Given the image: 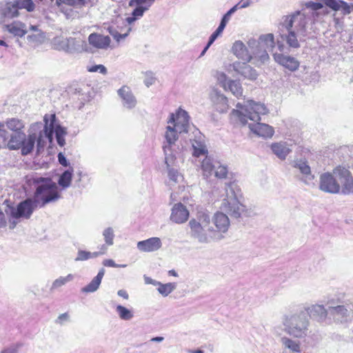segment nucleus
Listing matches in <instances>:
<instances>
[{
    "mask_svg": "<svg viewBox=\"0 0 353 353\" xmlns=\"http://www.w3.org/2000/svg\"><path fill=\"white\" fill-rule=\"evenodd\" d=\"M237 110H232L231 117L235 122L245 125L248 119L256 121L255 124H250V130L259 137L271 138L274 132V128L265 123H259L260 114L266 113V108L263 104L248 101L247 108L244 110L242 105H236Z\"/></svg>",
    "mask_w": 353,
    "mask_h": 353,
    "instance_id": "nucleus-1",
    "label": "nucleus"
},
{
    "mask_svg": "<svg viewBox=\"0 0 353 353\" xmlns=\"http://www.w3.org/2000/svg\"><path fill=\"white\" fill-rule=\"evenodd\" d=\"M30 183L35 188L33 199L39 208L60 198L58 188L51 178L34 176L30 179Z\"/></svg>",
    "mask_w": 353,
    "mask_h": 353,
    "instance_id": "nucleus-2",
    "label": "nucleus"
},
{
    "mask_svg": "<svg viewBox=\"0 0 353 353\" xmlns=\"http://www.w3.org/2000/svg\"><path fill=\"white\" fill-rule=\"evenodd\" d=\"M188 226L190 235L201 242H207L214 236L210 216L206 212H197L196 216L190 220Z\"/></svg>",
    "mask_w": 353,
    "mask_h": 353,
    "instance_id": "nucleus-3",
    "label": "nucleus"
},
{
    "mask_svg": "<svg viewBox=\"0 0 353 353\" xmlns=\"http://www.w3.org/2000/svg\"><path fill=\"white\" fill-rule=\"evenodd\" d=\"M284 325L287 333L293 336L301 338L306 334L308 321L305 314H300L287 318Z\"/></svg>",
    "mask_w": 353,
    "mask_h": 353,
    "instance_id": "nucleus-4",
    "label": "nucleus"
},
{
    "mask_svg": "<svg viewBox=\"0 0 353 353\" xmlns=\"http://www.w3.org/2000/svg\"><path fill=\"white\" fill-rule=\"evenodd\" d=\"M285 30H291L296 33L303 32L305 30L306 21L303 14L300 12L285 17L282 23Z\"/></svg>",
    "mask_w": 353,
    "mask_h": 353,
    "instance_id": "nucleus-5",
    "label": "nucleus"
},
{
    "mask_svg": "<svg viewBox=\"0 0 353 353\" xmlns=\"http://www.w3.org/2000/svg\"><path fill=\"white\" fill-rule=\"evenodd\" d=\"M212 232L214 236L212 239H221L223 237L222 234L228 231L230 226V221L228 216L223 212H217L214 214L212 221Z\"/></svg>",
    "mask_w": 353,
    "mask_h": 353,
    "instance_id": "nucleus-6",
    "label": "nucleus"
},
{
    "mask_svg": "<svg viewBox=\"0 0 353 353\" xmlns=\"http://www.w3.org/2000/svg\"><path fill=\"white\" fill-rule=\"evenodd\" d=\"M333 173L341 183L342 192L345 194H353V177L350 170L339 165L333 170Z\"/></svg>",
    "mask_w": 353,
    "mask_h": 353,
    "instance_id": "nucleus-7",
    "label": "nucleus"
},
{
    "mask_svg": "<svg viewBox=\"0 0 353 353\" xmlns=\"http://www.w3.org/2000/svg\"><path fill=\"white\" fill-rule=\"evenodd\" d=\"M39 207L35 201L32 199H26V200L20 202L17 208L11 211V216L12 218L19 219L23 217L29 219L32 214L34 210Z\"/></svg>",
    "mask_w": 353,
    "mask_h": 353,
    "instance_id": "nucleus-8",
    "label": "nucleus"
},
{
    "mask_svg": "<svg viewBox=\"0 0 353 353\" xmlns=\"http://www.w3.org/2000/svg\"><path fill=\"white\" fill-rule=\"evenodd\" d=\"M168 124L176 128L179 133L187 132L189 126V116L188 112L179 109L176 114H171Z\"/></svg>",
    "mask_w": 353,
    "mask_h": 353,
    "instance_id": "nucleus-9",
    "label": "nucleus"
},
{
    "mask_svg": "<svg viewBox=\"0 0 353 353\" xmlns=\"http://www.w3.org/2000/svg\"><path fill=\"white\" fill-rule=\"evenodd\" d=\"M320 189L330 193H338L340 185L334 176L330 172H325L320 176Z\"/></svg>",
    "mask_w": 353,
    "mask_h": 353,
    "instance_id": "nucleus-10",
    "label": "nucleus"
},
{
    "mask_svg": "<svg viewBox=\"0 0 353 353\" xmlns=\"http://www.w3.org/2000/svg\"><path fill=\"white\" fill-rule=\"evenodd\" d=\"M89 44L96 48L106 50L110 46L111 39L109 36H105L99 33H91L88 38Z\"/></svg>",
    "mask_w": 353,
    "mask_h": 353,
    "instance_id": "nucleus-11",
    "label": "nucleus"
},
{
    "mask_svg": "<svg viewBox=\"0 0 353 353\" xmlns=\"http://www.w3.org/2000/svg\"><path fill=\"white\" fill-rule=\"evenodd\" d=\"M236 6L232 8L230 10H228L223 17L221 21L217 28V29L212 34L210 37L209 41L201 52V55H203L205 52L207 51L208 48L213 43L215 39L223 32L225 27L226 26L228 22L230 19L231 14L236 10Z\"/></svg>",
    "mask_w": 353,
    "mask_h": 353,
    "instance_id": "nucleus-12",
    "label": "nucleus"
},
{
    "mask_svg": "<svg viewBox=\"0 0 353 353\" xmlns=\"http://www.w3.org/2000/svg\"><path fill=\"white\" fill-rule=\"evenodd\" d=\"M274 59L277 63L291 72L297 70L300 66V62L296 59L283 54L276 53Z\"/></svg>",
    "mask_w": 353,
    "mask_h": 353,
    "instance_id": "nucleus-13",
    "label": "nucleus"
},
{
    "mask_svg": "<svg viewBox=\"0 0 353 353\" xmlns=\"http://www.w3.org/2000/svg\"><path fill=\"white\" fill-rule=\"evenodd\" d=\"M188 218L189 211L184 205L179 203L173 206L170 215L172 221L176 223H185Z\"/></svg>",
    "mask_w": 353,
    "mask_h": 353,
    "instance_id": "nucleus-14",
    "label": "nucleus"
},
{
    "mask_svg": "<svg viewBox=\"0 0 353 353\" xmlns=\"http://www.w3.org/2000/svg\"><path fill=\"white\" fill-rule=\"evenodd\" d=\"M46 121V125L43 130H40L39 132H34L32 133V135H34L36 137V141H37V152H39L41 150H43L46 144V141L49 140L50 141H52V129L48 130V121L46 120V118H44Z\"/></svg>",
    "mask_w": 353,
    "mask_h": 353,
    "instance_id": "nucleus-15",
    "label": "nucleus"
},
{
    "mask_svg": "<svg viewBox=\"0 0 353 353\" xmlns=\"http://www.w3.org/2000/svg\"><path fill=\"white\" fill-rule=\"evenodd\" d=\"M161 241L158 237H152L138 242V249L144 252H151L158 250L161 247Z\"/></svg>",
    "mask_w": 353,
    "mask_h": 353,
    "instance_id": "nucleus-16",
    "label": "nucleus"
},
{
    "mask_svg": "<svg viewBox=\"0 0 353 353\" xmlns=\"http://www.w3.org/2000/svg\"><path fill=\"white\" fill-rule=\"evenodd\" d=\"M325 6L334 11L341 10L343 14L346 15L350 14L353 10V3L348 4L344 1L336 0H321Z\"/></svg>",
    "mask_w": 353,
    "mask_h": 353,
    "instance_id": "nucleus-17",
    "label": "nucleus"
},
{
    "mask_svg": "<svg viewBox=\"0 0 353 353\" xmlns=\"http://www.w3.org/2000/svg\"><path fill=\"white\" fill-rule=\"evenodd\" d=\"M131 23H128L127 21H122L121 25L118 26V29H114L112 27L108 28L110 34L118 42L121 39H125L130 32L132 28Z\"/></svg>",
    "mask_w": 353,
    "mask_h": 353,
    "instance_id": "nucleus-18",
    "label": "nucleus"
},
{
    "mask_svg": "<svg viewBox=\"0 0 353 353\" xmlns=\"http://www.w3.org/2000/svg\"><path fill=\"white\" fill-rule=\"evenodd\" d=\"M118 94L122 99L123 105H125L128 108H132L135 107L137 101L128 86H122L118 90Z\"/></svg>",
    "mask_w": 353,
    "mask_h": 353,
    "instance_id": "nucleus-19",
    "label": "nucleus"
},
{
    "mask_svg": "<svg viewBox=\"0 0 353 353\" xmlns=\"http://www.w3.org/2000/svg\"><path fill=\"white\" fill-rule=\"evenodd\" d=\"M232 51L238 59L242 60V62H249L252 59V56L242 41H236L233 44Z\"/></svg>",
    "mask_w": 353,
    "mask_h": 353,
    "instance_id": "nucleus-20",
    "label": "nucleus"
},
{
    "mask_svg": "<svg viewBox=\"0 0 353 353\" xmlns=\"http://www.w3.org/2000/svg\"><path fill=\"white\" fill-rule=\"evenodd\" d=\"M248 62L236 63L234 65L235 70H236L241 75L249 79H256L257 73L255 70L248 65Z\"/></svg>",
    "mask_w": 353,
    "mask_h": 353,
    "instance_id": "nucleus-21",
    "label": "nucleus"
},
{
    "mask_svg": "<svg viewBox=\"0 0 353 353\" xmlns=\"http://www.w3.org/2000/svg\"><path fill=\"white\" fill-rule=\"evenodd\" d=\"M178 134L180 133L176 128L168 124L165 134V138L167 141L168 145L163 146V150L165 153H167V150H170L171 145L178 139Z\"/></svg>",
    "mask_w": 353,
    "mask_h": 353,
    "instance_id": "nucleus-22",
    "label": "nucleus"
},
{
    "mask_svg": "<svg viewBox=\"0 0 353 353\" xmlns=\"http://www.w3.org/2000/svg\"><path fill=\"white\" fill-rule=\"evenodd\" d=\"M25 136L26 134L23 132L12 134L10 139L6 142L8 148L10 150H19L21 147Z\"/></svg>",
    "mask_w": 353,
    "mask_h": 353,
    "instance_id": "nucleus-23",
    "label": "nucleus"
},
{
    "mask_svg": "<svg viewBox=\"0 0 353 353\" xmlns=\"http://www.w3.org/2000/svg\"><path fill=\"white\" fill-rule=\"evenodd\" d=\"M7 30L14 36L22 37L26 33V26L24 23L19 21H14L6 26Z\"/></svg>",
    "mask_w": 353,
    "mask_h": 353,
    "instance_id": "nucleus-24",
    "label": "nucleus"
},
{
    "mask_svg": "<svg viewBox=\"0 0 353 353\" xmlns=\"http://www.w3.org/2000/svg\"><path fill=\"white\" fill-rule=\"evenodd\" d=\"M223 87L225 90H230L237 98L243 94V89L239 81L236 80H229L223 83Z\"/></svg>",
    "mask_w": 353,
    "mask_h": 353,
    "instance_id": "nucleus-25",
    "label": "nucleus"
},
{
    "mask_svg": "<svg viewBox=\"0 0 353 353\" xmlns=\"http://www.w3.org/2000/svg\"><path fill=\"white\" fill-rule=\"evenodd\" d=\"M271 149L274 154L281 159H285L291 150L285 143H274L271 145Z\"/></svg>",
    "mask_w": 353,
    "mask_h": 353,
    "instance_id": "nucleus-26",
    "label": "nucleus"
},
{
    "mask_svg": "<svg viewBox=\"0 0 353 353\" xmlns=\"http://www.w3.org/2000/svg\"><path fill=\"white\" fill-rule=\"evenodd\" d=\"M104 273V270L101 269L98 272L97 275L91 281V282L82 289V291L87 293L96 291L99 288Z\"/></svg>",
    "mask_w": 353,
    "mask_h": 353,
    "instance_id": "nucleus-27",
    "label": "nucleus"
},
{
    "mask_svg": "<svg viewBox=\"0 0 353 353\" xmlns=\"http://www.w3.org/2000/svg\"><path fill=\"white\" fill-rule=\"evenodd\" d=\"M35 141L36 137L32 135V133L28 134L27 138L25 137L24 139H23L21 147L19 148L21 150V154L23 155L30 154L34 147Z\"/></svg>",
    "mask_w": 353,
    "mask_h": 353,
    "instance_id": "nucleus-28",
    "label": "nucleus"
},
{
    "mask_svg": "<svg viewBox=\"0 0 353 353\" xmlns=\"http://www.w3.org/2000/svg\"><path fill=\"white\" fill-rule=\"evenodd\" d=\"M6 125L7 128L15 132H23L24 129V123L23 122L19 119L12 118L9 119L6 121Z\"/></svg>",
    "mask_w": 353,
    "mask_h": 353,
    "instance_id": "nucleus-29",
    "label": "nucleus"
},
{
    "mask_svg": "<svg viewBox=\"0 0 353 353\" xmlns=\"http://www.w3.org/2000/svg\"><path fill=\"white\" fill-rule=\"evenodd\" d=\"M239 201L236 196L231 198L230 200L224 199L222 203V209L227 213L232 214L237 212Z\"/></svg>",
    "mask_w": 353,
    "mask_h": 353,
    "instance_id": "nucleus-30",
    "label": "nucleus"
},
{
    "mask_svg": "<svg viewBox=\"0 0 353 353\" xmlns=\"http://www.w3.org/2000/svg\"><path fill=\"white\" fill-rule=\"evenodd\" d=\"M216 165L212 163V159L206 156L201 165L203 175L205 177L210 176L214 171Z\"/></svg>",
    "mask_w": 353,
    "mask_h": 353,
    "instance_id": "nucleus-31",
    "label": "nucleus"
},
{
    "mask_svg": "<svg viewBox=\"0 0 353 353\" xmlns=\"http://www.w3.org/2000/svg\"><path fill=\"white\" fill-rule=\"evenodd\" d=\"M24 8L21 6V3L19 1H16L13 3H8L6 14L11 18L16 17L19 15V10Z\"/></svg>",
    "mask_w": 353,
    "mask_h": 353,
    "instance_id": "nucleus-32",
    "label": "nucleus"
},
{
    "mask_svg": "<svg viewBox=\"0 0 353 353\" xmlns=\"http://www.w3.org/2000/svg\"><path fill=\"white\" fill-rule=\"evenodd\" d=\"M288 31V34L285 35V41L288 45L294 48H298L300 45L299 41L297 39V35L299 33H296L294 31L291 30H286Z\"/></svg>",
    "mask_w": 353,
    "mask_h": 353,
    "instance_id": "nucleus-33",
    "label": "nucleus"
},
{
    "mask_svg": "<svg viewBox=\"0 0 353 353\" xmlns=\"http://www.w3.org/2000/svg\"><path fill=\"white\" fill-rule=\"evenodd\" d=\"M260 43H263L266 48L272 50L275 46L274 35L272 34H268L261 36L260 37Z\"/></svg>",
    "mask_w": 353,
    "mask_h": 353,
    "instance_id": "nucleus-34",
    "label": "nucleus"
},
{
    "mask_svg": "<svg viewBox=\"0 0 353 353\" xmlns=\"http://www.w3.org/2000/svg\"><path fill=\"white\" fill-rule=\"evenodd\" d=\"M176 288L174 283H168L165 284L159 283L158 291L163 296H166L170 294Z\"/></svg>",
    "mask_w": 353,
    "mask_h": 353,
    "instance_id": "nucleus-35",
    "label": "nucleus"
},
{
    "mask_svg": "<svg viewBox=\"0 0 353 353\" xmlns=\"http://www.w3.org/2000/svg\"><path fill=\"white\" fill-rule=\"evenodd\" d=\"M72 174L69 170L65 171L59 177V184L63 188L68 187L72 181Z\"/></svg>",
    "mask_w": 353,
    "mask_h": 353,
    "instance_id": "nucleus-36",
    "label": "nucleus"
},
{
    "mask_svg": "<svg viewBox=\"0 0 353 353\" xmlns=\"http://www.w3.org/2000/svg\"><path fill=\"white\" fill-rule=\"evenodd\" d=\"M228 170L225 165L218 164L214 169V176L219 179H225L228 177Z\"/></svg>",
    "mask_w": 353,
    "mask_h": 353,
    "instance_id": "nucleus-37",
    "label": "nucleus"
},
{
    "mask_svg": "<svg viewBox=\"0 0 353 353\" xmlns=\"http://www.w3.org/2000/svg\"><path fill=\"white\" fill-rule=\"evenodd\" d=\"M330 312L333 316L344 317L347 316V310L344 305H337L329 307Z\"/></svg>",
    "mask_w": 353,
    "mask_h": 353,
    "instance_id": "nucleus-38",
    "label": "nucleus"
},
{
    "mask_svg": "<svg viewBox=\"0 0 353 353\" xmlns=\"http://www.w3.org/2000/svg\"><path fill=\"white\" fill-rule=\"evenodd\" d=\"M147 8L139 6L132 12V16L126 18L128 23H132L138 17H142Z\"/></svg>",
    "mask_w": 353,
    "mask_h": 353,
    "instance_id": "nucleus-39",
    "label": "nucleus"
},
{
    "mask_svg": "<svg viewBox=\"0 0 353 353\" xmlns=\"http://www.w3.org/2000/svg\"><path fill=\"white\" fill-rule=\"evenodd\" d=\"M283 343L292 352H300V343L288 338L282 339Z\"/></svg>",
    "mask_w": 353,
    "mask_h": 353,
    "instance_id": "nucleus-40",
    "label": "nucleus"
},
{
    "mask_svg": "<svg viewBox=\"0 0 353 353\" xmlns=\"http://www.w3.org/2000/svg\"><path fill=\"white\" fill-rule=\"evenodd\" d=\"M116 310L121 319L129 320L132 317V312L124 306L117 305Z\"/></svg>",
    "mask_w": 353,
    "mask_h": 353,
    "instance_id": "nucleus-41",
    "label": "nucleus"
},
{
    "mask_svg": "<svg viewBox=\"0 0 353 353\" xmlns=\"http://www.w3.org/2000/svg\"><path fill=\"white\" fill-rule=\"evenodd\" d=\"M295 167L299 168L300 172L304 175L307 176L310 175L311 174L310 167L305 161H301L299 163H296Z\"/></svg>",
    "mask_w": 353,
    "mask_h": 353,
    "instance_id": "nucleus-42",
    "label": "nucleus"
},
{
    "mask_svg": "<svg viewBox=\"0 0 353 353\" xmlns=\"http://www.w3.org/2000/svg\"><path fill=\"white\" fill-rule=\"evenodd\" d=\"M87 70L90 72H99L102 74H107V69L106 68L101 64L99 65H94L88 66L87 68Z\"/></svg>",
    "mask_w": 353,
    "mask_h": 353,
    "instance_id": "nucleus-43",
    "label": "nucleus"
},
{
    "mask_svg": "<svg viewBox=\"0 0 353 353\" xmlns=\"http://www.w3.org/2000/svg\"><path fill=\"white\" fill-rule=\"evenodd\" d=\"M98 256L97 252H94V253L92 254L90 252L81 250L78 252V256H77V260L85 261V260H87V259L92 257V256Z\"/></svg>",
    "mask_w": 353,
    "mask_h": 353,
    "instance_id": "nucleus-44",
    "label": "nucleus"
},
{
    "mask_svg": "<svg viewBox=\"0 0 353 353\" xmlns=\"http://www.w3.org/2000/svg\"><path fill=\"white\" fill-rule=\"evenodd\" d=\"M105 241L108 245L113 244L114 234L111 228H107L103 232Z\"/></svg>",
    "mask_w": 353,
    "mask_h": 353,
    "instance_id": "nucleus-45",
    "label": "nucleus"
},
{
    "mask_svg": "<svg viewBox=\"0 0 353 353\" xmlns=\"http://www.w3.org/2000/svg\"><path fill=\"white\" fill-rule=\"evenodd\" d=\"M72 279V276L71 274L68 275L66 277H61L54 281L52 286H53V288H59L61 285L65 284L66 282H68V281H70Z\"/></svg>",
    "mask_w": 353,
    "mask_h": 353,
    "instance_id": "nucleus-46",
    "label": "nucleus"
},
{
    "mask_svg": "<svg viewBox=\"0 0 353 353\" xmlns=\"http://www.w3.org/2000/svg\"><path fill=\"white\" fill-rule=\"evenodd\" d=\"M168 176H169L170 180H172V181H174L175 183L179 181V179L182 177V176L178 172V170H174L173 168L169 169V170H168Z\"/></svg>",
    "mask_w": 353,
    "mask_h": 353,
    "instance_id": "nucleus-47",
    "label": "nucleus"
},
{
    "mask_svg": "<svg viewBox=\"0 0 353 353\" xmlns=\"http://www.w3.org/2000/svg\"><path fill=\"white\" fill-rule=\"evenodd\" d=\"M21 3V6L23 7L28 11H32L34 8V5L32 2V0H18Z\"/></svg>",
    "mask_w": 353,
    "mask_h": 353,
    "instance_id": "nucleus-48",
    "label": "nucleus"
},
{
    "mask_svg": "<svg viewBox=\"0 0 353 353\" xmlns=\"http://www.w3.org/2000/svg\"><path fill=\"white\" fill-rule=\"evenodd\" d=\"M323 4H325L321 0H320V2H308L306 3V7L307 8H310L312 10H318L321 9L323 7Z\"/></svg>",
    "mask_w": 353,
    "mask_h": 353,
    "instance_id": "nucleus-49",
    "label": "nucleus"
},
{
    "mask_svg": "<svg viewBox=\"0 0 353 353\" xmlns=\"http://www.w3.org/2000/svg\"><path fill=\"white\" fill-rule=\"evenodd\" d=\"M57 4L60 10L63 12L65 6H72L74 4V0H57Z\"/></svg>",
    "mask_w": 353,
    "mask_h": 353,
    "instance_id": "nucleus-50",
    "label": "nucleus"
},
{
    "mask_svg": "<svg viewBox=\"0 0 353 353\" xmlns=\"http://www.w3.org/2000/svg\"><path fill=\"white\" fill-rule=\"evenodd\" d=\"M208 153V150L205 148V147L196 148L194 147L193 156L196 157H199L202 155H206Z\"/></svg>",
    "mask_w": 353,
    "mask_h": 353,
    "instance_id": "nucleus-51",
    "label": "nucleus"
},
{
    "mask_svg": "<svg viewBox=\"0 0 353 353\" xmlns=\"http://www.w3.org/2000/svg\"><path fill=\"white\" fill-rule=\"evenodd\" d=\"M103 265L107 266V267H113V268L125 267V265H120L116 264L114 263V261L113 260H112V259L104 260L103 262Z\"/></svg>",
    "mask_w": 353,
    "mask_h": 353,
    "instance_id": "nucleus-52",
    "label": "nucleus"
},
{
    "mask_svg": "<svg viewBox=\"0 0 353 353\" xmlns=\"http://www.w3.org/2000/svg\"><path fill=\"white\" fill-rule=\"evenodd\" d=\"M56 137L59 139V137H64L66 132L64 128L57 126L55 129Z\"/></svg>",
    "mask_w": 353,
    "mask_h": 353,
    "instance_id": "nucleus-53",
    "label": "nucleus"
},
{
    "mask_svg": "<svg viewBox=\"0 0 353 353\" xmlns=\"http://www.w3.org/2000/svg\"><path fill=\"white\" fill-rule=\"evenodd\" d=\"M58 159L60 164L66 167L68 165L67 160L65 157L62 154V153H59L58 155Z\"/></svg>",
    "mask_w": 353,
    "mask_h": 353,
    "instance_id": "nucleus-54",
    "label": "nucleus"
},
{
    "mask_svg": "<svg viewBox=\"0 0 353 353\" xmlns=\"http://www.w3.org/2000/svg\"><path fill=\"white\" fill-rule=\"evenodd\" d=\"M155 81V78L153 77L152 76H147V77L145 78L144 82H145V84L149 87L150 85H151L152 84H153Z\"/></svg>",
    "mask_w": 353,
    "mask_h": 353,
    "instance_id": "nucleus-55",
    "label": "nucleus"
},
{
    "mask_svg": "<svg viewBox=\"0 0 353 353\" xmlns=\"http://www.w3.org/2000/svg\"><path fill=\"white\" fill-rule=\"evenodd\" d=\"M6 225V216L3 212L0 211V228L5 227Z\"/></svg>",
    "mask_w": 353,
    "mask_h": 353,
    "instance_id": "nucleus-56",
    "label": "nucleus"
},
{
    "mask_svg": "<svg viewBox=\"0 0 353 353\" xmlns=\"http://www.w3.org/2000/svg\"><path fill=\"white\" fill-rule=\"evenodd\" d=\"M118 295L125 299H128V294L127 293V292L125 290H119Z\"/></svg>",
    "mask_w": 353,
    "mask_h": 353,
    "instance_id": "nucleus-57",
    "label": "nucleus"
},
{
    "mask_svg": "<svg viewBox=\"0 0 353 353\" xmlns=\"http://www.w3.org/2000/svg\"><path fill=\"white\" fill-rule=\"evenodd\" d=\"M68 319V313H63L58 317V320L59 321L60 323H62L64 321H67Z\"/></svg>",
    "mask_w": 353,
    "mask_h": 353,
    "instance_id": "nucleus-58",
    "label": "nucleus"
},
{
    "mask_svg": "<svg viewBox=\"0 0 353 353\" xmlns=\"http://www.w3.org/2000/svg\"><path fill=\"white\" fill-rule=\"evenodd\" d=\"M17 348H6L1 351V353H17Z\"/></svg>",
    "mask_w": 353,
    "mask_h": 353,
    "instance_id": "nucleus-59",
    "label": "nucleus"
},
{
    "mask_svg": "<svg viewBox=\"0 0 353 353\" xmlns=\"http://www.w3.org/2000/svg\"><path fill=\"white\" fill-rule=\"evenodd\" d=\"M50 117H51V123L50 124V127L48 128V130L52 129V132L53 128H54V122L55 121L56 116H55V114H51Z\"/></svg>",
    "mask_w": 353,
    "mask_h": 353,
    "instance_id": "nucleus-60",
    "label": "nucleus"
},
{
    "mask_svg": "<svg viewBox=\"0 0 353 353\" xmlns=\"http://www.w3.org/2000/svg\"><path fill=\"white\" fill-rule=\"evenodd\" d=\"M57 143L59 145L63 146L65 144L64 137H59V139H57Z\"/></svg>",
    "mask_w": 353,
    "mask_h": 353,
    "instance_id": "nucleus-61",
    "label": "nucleus"
},
{
    "mask_svg": "<svg viewBox=\"0 0 353 353\" xmlns=\"http://www.w3.org/2000/svg\"><path fill=\"white\" fill-rule=\"evenodd\" d=\"M154 1V0H136V2L137 4H142L145 2H149L150 5Z\"/></svg>",
    "mask_w": 353,
    "mask_h": 353,
    "instance_id": "nucleus-62",
    "label": "nucleus"
},
{
    "mask_svg": "<svg viewBox=\"0 0 353 353\" xmlns=\"http://www.w3.org/2000/svg\"><path fill=\"white\" fill-rule=\"evenodd\" d=\"M174 161V158L173 157H165V163H167L168 166H170V164H169V161Z\"/></svg>",
    "mask_w": 353,
    "mask_h": 353,
    "instance_id": "nucleus-63",
    "label": "nucleus"
},
{
    "mask_svg": "<svg viewBox=\"0 0 353 353\" xmlns=\"http://www.w3.org/2000/svg\"><path fill=\"white\" fill-rule=\"evenodd\" d=\"M163 337H161V336H157V337L152 338V341H157V342H159V341H163Z\"/></svg>",
    "mask_w": 353,
    "mask_h": 353,
    "instance_id": "nucleus-64",
    "label": "nucleus"
}]
</instances>
